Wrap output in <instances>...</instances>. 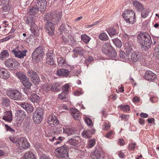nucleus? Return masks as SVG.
I'll list each match as a JSON object with an SVG mask.
<instances>
[{"label":"nucleus","instance_id":"f257e3e1","mask_svg":"<svg viewBox=\"0 0 159 159\" xmlns=\"http://www.w3.org/2000/svg\"><path fill=\"white\" fill-rule=\"evenodd\" d=\"M137 41L145 50L150 47L152 43L151 37L149 34L146 33L140 32L137 36Z\"/></svg>","mask_w":159,"mask_h":159},{"label":"nucleus","instance_id":"f03ea898","mask_svg":"<svg viewBox=\"0 0 159 159\" xmlns=\"http://www.w3.org/2000/svg\"><path fill=\"white\" fill-rule=\"evenodd\" d=\"M40 1H37L35 5L30 9L29 14L30 15H32V16L38 11H43L46 9L47 2L46 0H41Z\"/></svg>","mask_w":159,"mask_h":159},{"label":"nucleus","instance_id":"7ed1b4c3","mask_svg":"<svg viewBox=\"0 0 159 159\" xmlns=\"http://www.w3.org/2000/svg\"><path fill=\"white\" fill-rule=\"evenodd\" d=\"M62 13L61 12H56L53 13L47 14L44 17V20L47 21L53 22L54 25L57 24L60 20L61 17Z\"/></svg>","mask_w":159,"mask_h":159},{"label":"nucleus","instance_id":"20e7f679","mask_svg":"<svg viewBox=\"0 0 159 159\" xmlns=\"http://www.w3.org/2000/svg\"><path fill=\"white\" fill-rule=\"evenodd\" d=\"M122 16L127 23L133 24L135 21V13L132 10H125L122 14Z\"/></svg>","mask_w":159,"mask_h":159},{"label":"nucleus","instance_id":"39448f33","mask_svg":"<svg viewBox=\"0 0 159 159\" xmlns=\"http://www.w3.org/2000/svg\"><path fill=\"white\" fill-rule=\"evenodd\" d=\"M55 154L59 158H66L68 157V148L65 146L58 147L56 149Z\"/></svg>","mask_w":159,"mask_h":159},{"label":"nucleus","instance_id":"423d86ee","mask_svg":"<svg viewBox=\"0 0 159 159\" xmlns=\"http://www.w3.org/2000/svg\"><path fill=\"white\" fill-rule=\"evenodd\" d=\"M43 50L41 46L36 48L32 55L33 60L36 62H39L42 59L43 54Z\"/></svg>","mask_w":159,"mask_h":159},{"label":"nucleus","instance_id":"0eeeda50","mask_svg":"<svg viewBox=\"0 0 159 159\" xmlns=\"http://www.w3.org/2000/svg\"><path fill=\"white\" fill-rule=\"evenodd\" d=\"M43 109L41 107L38 108L33 113V119L35 124L40 123L43 118Z\"/></svg>","mask_w":159,"mask_h":159},{"label":"nucleus","instance_id":"6e6552de","mask_svg":"<svg viewBox=\"0 0 159 159\" xmlns=\"http://www.w3.org/2000/svg\"><path fill=\"white\" fill-rule=\"evenodd\" d=\"M16 75L20 80L22 84L26 88H30L32 83L29 80L26 75L20 72H17Z\"/></svg>","mask_w":159,"mask_h":159},{"label":"nucleus","instance_id":"1a4fd4ad","mask_svg":"<svg viewBox=\"0 0 159 159\" xmlns=\"http://www.w3.org/2000/svg\"><path fill=\"white\" fill-rule=\"evenodd\" d=\"M6 94L11 99L17 101L20 99L21 94L17 90H9L7 91Z\"/></svg>","mask_w":159,"mask_h":159},{"label":"nucleus","instance_id":"9d476101","mask_svg":"<svg viewBox=\"0 0 159 159\" xmlns=\"http://www.w3.org/2000/svg\"><path fill=\"white\" fill-rule=\"evenodd\" d=\"M5 66L11 70H15L19 66V63L16 60L12 58H9L5 62Z\"/></svg>","mask_w":159,"mask_h":159},{"label":"nucleus","instance_id":"9b49d317","mask_svg":"<svg viewBox=\"0 0 159 159\" xmlns=\"http://www.w3.org/2000/svg\"><path fill=\"white\" fill-rule=\"evenodd\" d=\"M16 146L20 150L28 148L30 144L25 138H18L17 139V144Z\"/></svg>","mask_w":159,"mask_h":159},{"label":"nucleus","instance_id":"f8f14e48","mask_svg":"<svg viewBox=\"0 0 159 159\" xmlns=\"http://www.w3.org/2000/svg\"><path fill=\"white\" fill-rule=\"evenodd\" d=\"M11 52L14 54L15 57L19 58H23L24 57L26 56V54L27 52V51L26 50L20 51L19 49V47L18 46L14 49H13Z\"/></svg>","mask_w":159,"mask_h":159},{"label":"nucleus","instance_id":"ddd939ff","mask_svg":"<svg viewBox=\"0 0 159 159\" xmlns=\"http://www.w3.org/2000/svg\"><path fill=\"white\" fill-rule=\"evenodd\" d=\"M31 17H32L31 18H30V16L29 17V16L27 17L25 21L29 25H30V24H31V29L32 30H33L32 33L34 34V35L38 36L39 35L38 32L37 31V30H35L36 29H37L38 28H36L37 26L34 24V22H33V21H34L33 17H32V16H31Z\"/></svg>","mask_w":159,"mask_h":159},{"label":"nucleus","instance_id":"4468645a","mask_svg":"<svg viewBox=\"0 0 159 159\" xmlns=\"http://www.w3.org/2000/svg\"><path fill=\"white\" fill-rule=\"evenodd\" d=\"M28 75L31 78L34 84H38L40 81V79L38 74L33 70H30L28 72Z\"/></svg>","mask_w":159,"mask_h":159},{"label":"nucleus","instance_id":"2eb2a0df","mask_svg":"<svg viewBox=\"0 0 159 159\" xmlns=\"http://www.w3.org/2000/svg\"><path fill=\"white\" fill-rule=\"evenodd\" d=\"M20 106L25 109L28 113H31L34 111V107L31 104L28 103L23 102L20 104Z\"/></svg>","mask_w":159,"mask_h":159},{"label":"nucleus","instance_id":"dca6fc26","mask_svg":"<svg viewBox=\"0 0 159 159\" xmlns=\"http://www.w3.org/2000/svg\"><path fill=\"white\" fill-rule=\"evenodd\" d=\"M47 121L49 125L52 126L57 125L59 124V121L56 117L53 115L49 116Z\"/></svg>","mask_w":159,"mask_h":159},{"label":"nucleus","instance_id":"f3484780","mask_svg":"<svg viewBox=\"0 0 159 159\" xmlns=\"http://www.w3.org/2000/svg\"><path fill=\"white\" fill-rule=\"evenodd\" d=\"M45 25V28L46 31L50 35L53 34L55 28L53 24L51 22H48L46 23Z\"/></svg>","mask_w":159,"mask_h":159},{"label":"nucleus","instance_id":"a211bd4d","mask_svg":"<svg viewBox=\"0 0 159 159\" xmlns=\"http://www.w3.org/2000/svg\"><path fill=\"white\" fill-rule=\"evenodd\" d=\"M146 79L154 81L157 79L156 75L151 71H147L145 75Z\"/></svg>","mask_w":159,"mask_h":159},{"label":"nucleus","instance_id":"6ab92c4d","mask_svg":"<svg viewBox=\"0 0 159 159\" xmlns=\"http://www.w3.org/2000/svg\"><path fill=\"white\" fill-rule=\"evenodd\" d=\"M100 148L99 147L96 148V149L92 152L91 157L93 159H99L101 158Z\"/></svg>","mask_w":159,"mask_h":159},{"label":"nucleus","instance_id":"aec40b11","mask_svg":"<svg viewBox=\"0 0 159 159\" xmlns=\"http://www.w3.org/2000/svg\"><path fill=\"white\" fill-rule=\"evenodd\" d=\"M70 74V71L64 69H58L57 72V74L59 76H62L67 77Z\"/></svg>","mask_w":159,"mask_h":159},{"label":"nucleus","instance_id":"412c9836","mask_svg":"<svg viewBox=\"0 0 159 159\" xmlns=\"http://www.w3.org/2000/svg\"><path fill=\"white\" fill-rule=\"evenodd\" d=\"M46 55L47 56V63L50 65H53L55 63L53 58V54L52 53H48Z\"/></svg>","mask_w":159,"mask_h":159},{"label":"nucleus","instance_id":"4be33fe9","mask_svg":"<svg viewBox=\"0 0 159 159\" xmlns=\"http://www.w3.org/2000/svg\"><path fill=\"white\" fill-rule=\"evenodd\" d=\"M3 119L6 121H10L12 120V114L10 111H6L4 112Z\"/></svg>","mask_w":159,"mask_h":159},{"label":"nucleus","instance_id":"5701e85b","mask_svg":"<svg viewBox=\"0 0 159 159\" xmlns=\"http://www.w3.org/2000/svg\"><path fill=\"white\" fill-rule=\"evenodd\" d=\"M112 47L109 43L104 44L102 47V51L103 53L107 54L111 49H112Z\"/></svg>","mask_w":159,"mask_h":159},{"label":"nucleus","instance_id":"b1692460","mask_svg":"<svg viewBox=\"0 0 159 159\" xmlns=\"http://www.w3.org/2000/svg\"><path fill=\"white\" fill-rule=\"evenodd\" d=\"M131 59L134 61H139L142 58L140 55L138 53L133 52L131 55Z\"/></svg>","mask_w":159,"mask_h":159},{"label":"nucleus","instance_id":"393cba45","mask_svg":"<svg viewBox=\"0 0 159 159\" xmlns=\"http://www.w3.org/2000/svg\"><path fill=\"white\" fill-rule=\"evenodd\" d=\"M133 44L131 42L127 41L125 44V49H126L127 54H129L132 50Z\"/></svg>","mask_w":159,"mask_h":159},{"label":"nucleus","instance_id":"a878e982","mask_svg":"<svg viewBox=\"0 0 159 159\" xmlns=\"http://www.w3.org/2000/svg\"><path fill=\"white\" fill-rule=\"evenodd\" d=\"M132 2L134 7L137 10L141 11L143 10V6L140 2L136 0Z\"/></svg>","mask_w":159,"mask_h":159},{"label":"nucleus","instance_id":"bb28decb","mask_svg":"<svg viewBox=\"0 0 159 159\" xmlns=\"http://www.w3.org/2000/svg\"><path fill=\"white\" fill-rule=\"evenodd\" d=\"M94 129L88 130L83 131L82 133L83 136L85 138H90L91 137L92 135L94 133Z\"/></svg>","mask_w":159,"mask_h":159},{"label":"nucleus","instance_id":"cd10ccee","mask_svg":"<svg viewBox=\"0 0 159 159\" xmlns=\"http://www.w3.org/2000/svg\"><path fill=\"white\" fill-rule=\"evenodd\" d=\"M70 111L74 119L75 120H79L80 117L79 111L76 109H71Z\"/></svg>","mask_w":159,"mask_h":159},{"label":"nucleus","instance_id":"c85d7f7f","mask_svg":"<svg viewBox=\"0 0 159 159\" xmlns=\"http://www.w3.org/2000/svg\"><path fill=\"white\" fill-rule=\"evenodd\" d=\"M52 91L58 92L62 88L61 84L59 83H54L52 85Z\"/></svg>","mask_w":159,"mask_h":159},{"label":"nucleus","instance_id":"c756f323","mask_svg":"<svg viewBox=\"0 0 159 159\" xmlns=\"http://www.w3.org/2000/svg\"><path fill=\"white\" fill-rule=\"evenodd\" d=\"M63 132L67 134L68 135H71L75 133V129L73 127H69L63 129Z\"/></svg>","mask_w":159,"mask_h":159},{"label":"nucleus","instance_id":"7c9ffc66","mask_svg":"<svg viewBox=\"0 0 159 159\" xmlns=\"http://www.w3.org/2000/svg\"><path fill=\"white\" fill-rule=\"evenodd\" d=\"M16 115L18 117L24 119L26 116V113L24 111L18 110L16 111Z\"/></svg>","mask_w":159,"mask_h":159},{"label":"nucleus","instance_id":"2f4dec72","mask_svg":"<svg viewBox=\"0 0 159 159\" xmlns=\"http://www.w3.org/2000/svg\"><path fill=\"white\" fill-rule=\"evenodd\" d=\"M24 159H36L34 154L31 152H26L24 155Z\"/></svg>","mask_w":159,"mask_h":159},{"label":"nucleus","instance_id":"473e14b6","mask_svg":"<svg viewBox=\"0 0 159 159\" xmlns=\"http://www.w3.org/2000/svg\"><path fill=\"white\" fill-rule=\"evenodd\" d=\"M39 97L37 94L33 93L31 95L30 100L33 102H37L39 101Z\"/></svg>","mask_w":159,"mask_h":159},{"label":"nucleus","instance_id":"72a5a7b5","mask_svg":"<svg viewBox=\"0 0 159 159\" xmlns=\"http://www.w3.org/2000/svg\"><path fill=\"white\" fill-rule=\"evenodd\" d=\"M112 49H111L108 52V53L106 54L108 57H115L117 56V53L115 50H114L112 47Z\"/></svg>","mask_w":159,"mask_h":159},{"label":"nucleus","instance_id":"f704fd0d","mask_svg":"<svg viewBox=\"0 0 159 159\" xmlns=\"http://www.w3.org/2000/svg\"><path fill=\"white\" fill-rule=\"evenodd\" d=\"M2 105L4 107H7L9 106L10 101L9 98H5L2 99Z\"/></svg>","mask_w":159,"mask_h":159},{"label":"nucleus","instance_id":"c9c22d12","mask_svg":"<svg viewBox=\"0 0 159 159\" xmlns=\"http://www.w3.org/2000/svg\"><path fill=\"white\" fill-rule=\"evenodd\" d=\"M98 37L102 41H105L109 39L108 37L107 34L103 32L99 34Z\"/></svg>","mask_w":159,"mask_h":159},{"label":"nucleus","instance_id":"e433bc0d","mask_svg":"<svg viewBox=\"0 0 159 159\" xmlns=\"http://www.w3.org/2000/svg\"><path fill=\"white\" fill-rule=\"evenodd\" d=\"M76 137L78 138V137L76 136L74 138H71L68 141V143L73 146H75L77 145L78 143V141L75 139Z\"/></svg>","mask_w":159,"mask_h":159},{"label":"nucleus","instance_id":"4c0bfd02","mask_svg":"<svg viewBox=\"0 0 159 159\" xmlns=\"http://www.w3.org/2000/svg\"><path fill=\"white\" fill-rule=\"evenodd\" d=\"M43 89L46 92H48L50 90L52 91V85L50 84H44L43 86Z\"/></svg>","mask_w":159,"mask_h":159},{"label":"nucleus","instance_id":"58836bf2","mask_svg":"<svg viewBox=\"0 0 159 159\" xmlns=\"http://www.w3.org/2000/svg\"><path fill=\"white\" fill-rule=\"evenodd\" d=\"M107 32L111 37L116 35L117 34L116 30L113 27L108 29Z\"/></svg>","mask_w":159,"mask_h":159},{"label":"nucleus","instance_id":"ea45409f","mask_svg":"<svg viewBox=\"0 0 159 159\" xmlns=\"http://www.w3.org/2000/svg\"><path fill=\"white\" fill-rule=\"evenodd\" d=\"M9 56V53L7 50H4L0 54V59L3 60L4 58L7 57Z\"/></svg>","mask_w":159,"mask_h":159},{"label":"nucleus","instance_id":"a19ab883","mask_svg":"<svg viewBox=\"0 0 159 159\" xmlns=\"http://www.w3.org/2000/svg\"><path fill=\"white\" fill-rule=\"evenodd\" d=\"M113 42L116 47L120 48L122 46V43L120 40L119 39H115L113 40Z\"/></svg>","mask_w":159,"mask_h":159},{"label":"nucleus","instance_id":"79ce46f5","mask_svg":"<svg viewBox=\"0 0 159 159\" xmlns=\"http://www.w3.org/2000/svg\"><path fill=\"white\" fill-rule=\"evenodd\" d=\"M9 77L10 73L7 69H6L5 71L3 73L1 78L4 79H7L9 78Z\"/></svg>","mask_w":159,"mask_h":159},{"label":"nucleus","instance_id":"37998d69","mask_svg":"<svg viewBox=\"0 0 159 159\" xmlns=\"http://www.w3.org/2000/svg\"><path fill=\"white\" fill-rule=\"evenodd\" d=\"M65 27V25L64 24H62L60 26L59 30L61 32V34H62L63 33H68V31L66 29V28Z\"/></svg>","mask_w":159,"mask_h":159},{"label":"nucleus","instance_id":"c03bdc74","mask_svg":"<svg viewBox=\"0 0 159 159\" xmlns=\"http://www.w3.org/2000/svg\"><path fill=\"white\" fill-rule=\"evenodd\" d=\"M83 50L80 48H75L73 50V52L75 55L81 54L83 53Z\"/></svg>","mask_w":159,"mask_h":159},{"label":"nucleus","instance_id":"a18cd8bd","mask_svg":"<svg viewBox=\"0 0 159 159\" xmlns=\"http://www.w3.org/2000/svg\"><path fill=\"white\" fill-rule=\"evenodd\" d=\"M81 39L84 43H88L90 40V38L85 34L81 36Z\"/></svg>","mask_w":159,"mask_h":159},{"label":"nucleus","instance_id":"49530a36","mask_svg":"<svg viewBox=\"0 0 159 159\" xmlns=\"http://www.w3.org/2000/svg\"><path fill=\"white\" fill-rule=\"evenodd\" d=\"M66 64V62L65 60L64 59L63 57L60 58V59L59 61L58 65L60 66H65Z\"/></svg>","mask_w":159,"mask_h":159},{"label":"nucleus","instance_id":"de8ad7c7","mask_svg":"<svg viewBox=\"0 0 159 159\" xmlns=\"http://www.w3.org/2000/svg\"><path fill=\"white\" fill-rule=\"evenodd\" d=\"M69 85L68 84H66L62 87L63 92L65 94H67L68 93Z\"/></svg>","mask_w":159,"mask_h":159},{"label":"nucleus","instance_id":"09e8293b","mask_svg":"<svg viewBox=\"0 0 159 159\" xmlns=\"http://www.w3.org/2000/svg\"><path fill=\"white\" fill-rule=\"evenodd\" d=\"M24 119L17 118L15 123V125L17 127L20 126Z\"/></svg>","mask_w":159,"mask_h":159},{"label":"nucleus","instance_id":"8fccbe9b","mask_svg":"<svg viewBox=\"0 0 159 159\" xmlns=\"http://www.w3.org/2000/svg\"><path fill=\"white\" fill-rule=\"evenodd\" d=\"M6 4V3H5L4 4H2V9L4 11L7 12L10 9L11 7L9 5Z\"/></svg>","mask_w":159,"mask_h":159},{"label":"nucleus","instance_id":"3c124183","mask_svg":"<svg viewBox=\"0 0 159 159\" xmlns=\"http://www.w3.org/2000/svg\"><path fill=\"white\" fill-rule=\"evenodd\" d=\"M85 121L89 126H92L93 125L92 120L89 118H86L85 119Z\"/></svg>","mask_w":159,"mask_h":159},{"label":"nucleus","instance_id":"603ef678","mask_svg":"<svg viewBox=\"0 0 159 159\" xmlns=\"http://www.w3.org/2000/svg\"><path fill=\"white\" fill-rule=\"evenodd\" d=\"M95 141L94 139H91L89 140L88 145V147L91 148L94 146L95 144Z\"/></svg>","mask_w":159,"mask_h":159},{"label":"nucleus","instance_id":"864d4df0","mask_svg":"<svg viewBox=\"0 0 159 159\" xmlns=\"http://www.w3.org/2000/svg\"><path fill=\"white\" fill-rule=\"evenodd\" d=\"M121 110L124 111H128L129 110V107L128 105H125L124 106H121L120 107Z\"/></svg>","mask_w":159,"mask_h":159},{"label":"nucleus","instance_id":"5fc2aeb1","mask_svg":"<svg viewBox=\"0 0 159 159\" xmlns=\"http://www.w3.org/2000/svg\"><path fill=\"white\" fill-rule=\"evenodd\" d=\"M64 129L60 126H58L56 128V132L57 134H61L62 132V129Z\"/></svg>","mask_w":159,"mask_h":159},{"label":"nucleus","instance_id":"6e6d98bb","mask_svg":"<svg viewBox=\"0 0 159 159\" xmlns=\"http://www.w3.org/2000/svg\"><path fill=\"white\" fill-rule=\"evenodd\" d=\"M120 57L122 59H125L127 57V55L125 53L122 51H120Z\"/></svg>","mask_w":159,"mask_h":159},{"label":"nucleus","instance_id":"4d7b16f0","mask_svg":"<svg viewBox=\"0 0 159 159\" xmlns=\"http://www.w3.org/2000/svg\"><path fill=\"white\" fill-rule=\"evenodd\" d=\"M148 15V12L147 11L145 10H142L141 12V16L143 18H145Z\"/></svg>","mask_w":159,"mask_h":159},{"label":"nucleus","instance_id":"13d9d810","mask_svg":"<svg viewBox=\"0 0 159 159\" xmlns=\"http://www.w3.org/2000/svg\"><path fill=\"white\" fill-rule=\"evenodd\" d=\"M66 94L64 93H61L59 95V98L61 100H64L66 98Z\"/></svg>","mask_w":159,"mask_h":159},{"label":"nucleus","instance_id":"bf43d9fd","mask_svg":"<svg viewBox=\"0 0 159 159\" xmlns=\"http://www.w3.org/2000/svg\"><path fill=\"white\" fill-rule=\"evenodd\" d=\"M5 126L7 130L10 131L12 133H14L15 132V130L12 129L7 125L5 124Z\"/></svg>","mask_w":159,"mask_h":159},{"label":"nucleus","instance_id":"052dcab7","mask_svg":"<svg viewBox=\"0 0 159 159\" xmlns=\"http://www.w3.org/2000/svg\"><path fill=\"white\" fill-rule=\"evenodd\" d=\"M155 55L159 58V45L157 46L154 50Z\"/></svg>","mask_w":159,"mask_h":159},{"label":"nucleus","instance_id":"680f3d73","mask_svg":"<svg viewBox=\"0 0 159 159\" xmlns=\"http://www.w3.org/2000/svg\"><path fill=\"white\" fill-rule=\"evenodd\" d=\"M30 88H25L23 89V91L24 93L26 94L27 95H29L31 93V90L30 89Z\"/></svg>","mask_w":159,"mask_h":159},{"label":"nucleus","instance_id":"e2e57ef3","mask_svg":"<svg viewBox=\"0 0 159 159\" xmlns=\"http://www.w3.org/2000/svg\"><path fill=\"white\" fill-rule=\"evenodd\" d=\"M136 143H132L128 146V148L129 150L133 151L135 148V146L136 145Z\"/></svg>","mask_w":159,"mask_h":159},{"label":"nucleus","instance_id":"0e129e2a","mask_svg":"<svg viewBox=\"0 0 159 159\" xmlns=\"http://www.w3.org/2000/svg\"><path fill=\"white\" fill-rule=\"evenodd\" d=\"M9 139L10 141L12 143L17 144V139L16 138L10 136L9 137Z\"/></svg>","mask_w":159,"mask_h":159},{"label":"nucleus","instance_id":"69168bd1","mask_svg":"<svg viewBox=\"0 0 159 159\" xmlns=\"http://www.w3.org/2000/svg\"><path fill=\"white\" fill-rule=\"evenodd\" d=\"M64 139V138L63 137L61 136L57 138V140H59V141L55 142V144L56 145L59 144L61 143V142Z\"/></svg>","mask_w":159,"mask_h":159},{"label":"nucleus","instance_id":"338daca9","mask_svg":"<svg viewBox=\"0 0 159 159\" xmlns=\"http://www.w3.org/2000/svg\"><path fill=\"white\" fill-rule=\"evenodd\" d=\"M110 128V125L108 123H105L103 125L102 129L104 130H106Z\"/></svg>","mask_w":159,"mask_h":159},{"label":"nucleus","instance_id":"774afa93","mask_svg":"<svg viewBox=\"0 0 159 159\" xmlns=\"http://www.w3.org/2000/svg\"><path fill=\"white\" fill-rule=\"evenodd\" d=\"M118 143V144L120 146L124 145V142L123 139L122 138L119 139Z\"/></svg>","mask_w":159,"mask_h":159}]
</instances>
